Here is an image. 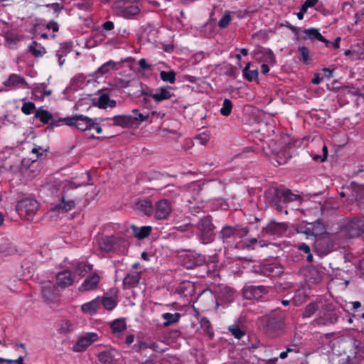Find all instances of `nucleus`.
<instances>
[{
    "mask_svg": "<svg viewBox=\"0 0 364 364\" xmlns=\"http://www.w3.org/2000/svg\"><path fill=\"white\" fill-rule=\"evenodd\" d=\"M267 198L271 206L279 213L288 214L286 204L300 198L299 195L294 193L290 189L273 187L267 192Z\"/></svg>",
    "mask_w": 364,
    "mask_h": 364,
    "instance_id": "1",
    "label": "nucleus"
},
{
    "mask_svg": "<svg viewBox=\"0 0 364 364\" xmlns=\"http://www.w3.org/2000/svg\"><path fill=\"white\" fill-rule=\"evenodd\" d=\"M249 228L247 227H243L240 225L235 226L226 225L219 232L218 237L223 243L232 246L236 243L237 240H241L247 236Z\"/></svg>",
    "mask_w": 364,
    "mask_h": 364,
    "instance_id": "2",
    "label": "nucleus"
},
{
    "mask_svg": "<svg viewBox=\"0 0 364 364\" xmlns=\"http://www.w3.org/2000/svg\"><path fill=\"white\" fill-rule=\"evenodd\" d=\"M339 315L335 305L326 300L323 302V306L319 309L317 317L314 320V325L328 326L337 322Z\"/></svg>",
    "mask_w": 364,
    "mask_h": 364,
    "instance_id": "3",
    "label": "nucleus"
},
{
    "mask_svg": "<svg viewBox=\"0 0 364 364\" xmlns=\"http://www.w3.org/2000/svg\"><path fill=\"white\" fill-rule=\"evenodd\" d=\"M284 318L279 313H274L265 318L264 331L270 337L274 338L284 332Z\"/></svg>",
    "mask_w": 364,
    "mask_h": 364,
    "instance_id": "4",
    "label": "nucleus"
},
{
    "mask_svg": "<svg viewBox=\"0 0 364 364\" xmlns=\"http://www.w3.org/2000/svg\"><path fill=\"white\" fill-rule=\"evenodd\" d=\"M64 124L69 127H75L77 129L84 132L91 129L92 119L82 114H75L72 117L59 118L58 120L53 121V126H60Z\"/></svg>",
    "mask_w": 364,
    "mask_h": 364,
    "instance_id": "5",
    "label": "nucleus"
},
{
    "mask_svg": "<svg viewBox=\"0 0 364 364\" xmlns=\"http://www.w3.org/2000/svg\"><path fill=\"white\" fill-rule=\"evenodd\" d=\"M133 115H116L109 119L113 122L115 126L122 127H136L139 124L149 118V114L139 113L138 109L132 111Z\"/></svg>",
    "mask_w": 364,
    "mask_h": 364,
    "instance_id": "6",
    "label": "nucleus"
},
{
    "mask_svg": "<svg viewBox=\"0 0 364 364\" xmlns=\"http://www.w3.org/2000/svg\"><path fill=\"white\" fill-rule=\"evenodd\" d=\"M196 235L202 243L206 245L214 240L215 226L212 222V218L208 215L201 218L196 225Z\"/></svg>",
    "mask_w": 364,
    "mask_h": 364,
    "instance_id": "7",
    "label": "nucleus"
},
{
    "mask_svg": "<svg viewBox=\"0 0 364 364\" xmlns=\"http://www.w3.org/2000/svg\"><path fill=\"white\" fill-rule=\"evenodd\" d=\"M38 207L39 204L36 200L26 198L18 201L16 210L20 217L24 220L31 221L33 220Z\"/></svg>",
    "mask_w": 364,
    "mask_h": 364,
    "instance_id": "8",
    "label": "nucleus"
},
{
    "mask_svg": "<svg viewBox=\"0 0 364 364\" xmlns=\"http://www.w3.org/2000/svg\"><path fill=\"white\" fill-rule=\"evenodd\" d=\"M100 250L104 253L114 252L120 247L126 248L127 241L119 237L106 236L100 237L97 241Z\"/></svg>",
    "mask_w": 364,
    "mask_h": 364,
    "instance_id": "9",
    "label": "nucleus"
},
{
    "mask_svg": "<svg viewBox=\"0 0 364 364\" xmlns=\"http://www.w3.org/2000/svg\"><path fill=\"white\" fill-rule=\"evenodd\" d=\"M100 339L99 335L95 332H86L80 336L73 346V350L80 353L84 352L88 347Z\"/></svg>",
    "mask_w": 364,
    "mask_h": 364,
    "instance_id": "10",
    "label": "nucleus"
},
{
    "mask_svg": "<svg viewBox=\"0 0 364 364\" xmlns=\"http://www.w3.org/2000/svg\"><path fill=\"white\" fill-rule=\"evenodd\" d=\"M117 14L119 16L125 19H134L141 13V5L140 3H134L130 4H114Z\"/></svg>",
    "mask_w": 364,
    "mask_h": 364,
    "instance_id": "11",
    "label": "nucleus"
},
{
    "mask_svg": "<svg viewBox=\"0 0 364 364\" xmlns=\"http://www.w3.org/2000/svg\"><path fill=\"white\" fill-rule=\"evenodd\" d=\"M364 223L359 218H353L346 220L343 225V231L346 235L349 237H356L360 236L363 232V228Z\"/></svg>",
    "mask_w": 364,
    "mask_h": 364,
    "instance_id": "12",
    "label": "nucleus"
},
{
    "mask_svg": "<svg viewBox=\"0 0 364 364\" xmlns=\"http://www.w3.org/2000/svg\"><path fill=\"white\" fill-rule=\"evenodd\" d=\"M269 292V287L264 285L245 286L242 289V294L245 299L251 300H260Z\"/></svg>",
    "mask_w": 364,
    "mask_h": 364,
    "instance_id": "13",
    "label": "nucleus"
},
{
    "mask_svg": "<svg viewBox=\"0 0 364 364\" xmlns=\"http://www.w3.org/2000/svg\"><path fill=\"white\" fill-rule=\"evenodd\" d=\"M254 272L264 277H277L283 272V269L277 262L267 263L255 267Z\"/></svg>",
    "mask_w": 364,
    "mask_h": 364,
    "instance_id": "14",
    "label": "nucleus"
},
{
    "mask_svg": "<svg viewBox=\"0 0 364 364\" xmlns=\"http://www.w3.org/2000/svg\"><path fill=\"white\" fill-rule=\"evenodd\" d=\"M325 232V226L319 221L308 223L304 226H301L299 229V232L304 234L308 239L316 237L317 236L321 235Z\"/></svg>",
    "mask_w": 364,
    "mask_h": 364,
    "instance_id": "15",
    "label": "nucleus"
},
{
    "mask_svg": "<svg viewBox=\"0 0 364 364\" xmlns=\"http://www.w3.org/2000/svg\"><path fill=\"white\" fill-rule=\"evenodd\" d=\"M75 206V200L74 198H70L65 193H63L59 199V202L55 204H53L52 210L56 211L59 213H66L73 209Z\"/></svg>",
    "mask_w": 364,
    "mask_h": 364,
    "instance_id": "16",
    "label": "nucleus"
},
{
    "mask_svg": "<svg viewBox=\"0 0 364 364\" xmlns=\"http://www.w3.org/2000/svg\"><path fill=\"white\" fill-rule=\"evenodd\" d=\"M206 264L205 257L201 254H191L183 259V265L188 269H192Z\"/></svg>",
    "mask_w": 364,
    "mask_h": 364,
    "instance_id": "17",
    "label": "nucleus"
},
{
    "mask_svg": "<svg viewBox=\"0 0 364 364\" xmlns=\"http://www.w3.org/2000/svg\"><path fill=\"white\" fill-rule=\"evenodd\" d=\"M333 240L328 236L318 238L315 242V250L320 255H328L333 248Z\"/></svg>",
    "mask_w": 364,
    "mask_h": 364,
    "instance_id": "18",
    "label": "nucleus"
},
{
    "mask_svg": "<svg viewBox=\"0 0 364 364\" xmlns=\"http://www.w3.org/2000/svg\"><path fill=\"white\" fill-rule=\"evenodd\" d=\"M155 217L158 220L166 219L171 213V203L166 199L159 200L155 205Z\"/></svg>",
    "mask_w": 364,
    "mask_h": 364,
    "instance_id": "19",
    "label": "nucleus"
},
{
    "mask_svg": "<svg viewBox=\"0 0 364 364\" xmlns=\"http://www.w3.org/2000/svg\"><path fill=\"white\" fill-rule=\"evenodd\" d=\"M3 85L12 89L28 87V84L26 79L16 73L11 74L8 78L3 82Z\"/></svg>",
    "mask_w": 364,
    "mask_h": 364,
    "instance_id": "20",
    "label": "nucleus"
},
{
    "mask_svg": "<svg viewBox=\"0 0 364 364\" xmlns=\"http://www.w3.org/2000/svg\"><path fill=\"white\" fill-rule=\"evenodd\" d=\"M267 147L263 146V149L267 153L269 152L274 155H279L280 152L286 149V146L283 144L282 138H269L266 142Z\"/></svg>",
    "mask_w": 364,
    "mask_h": 364,
    "instance_id": "21",
    "label": "nucleus"
},
{
    "mask_svg": "<svg viewBox=\"0 0 364 364\" xmlns=\"http://www.w3.org/2000/svg\"><path fill=\"white\" fill-rule=\"evenodd\" d=\"M73 283L74 277L70 271L63 270L57 274L56 284L59 287L65 289L73 285Z\"/></svg>",
    "mask_w": 364,
    "mask_h": 364,
    "instance_id": "22",
    "label": "nucleus"
},
{
    "mask_svg": "<svg viewBox=\"0 0 364 364\" xmlns=\"http://www.w3.org/2000/svg\"><path fill=\"white\" fill-rule=\"evenodd\" d=\"M100 280V278L99 275L97 273H93L84 280L78 289L81 292L96 289L98 287Z\"/></svg>",
    "mask_w": 364,
    "mask_h": 364,
    "instance_id": "23",
    "label": "nucleus"
},
{
    "mask_svg": "<svg viewBox=\"0 0 364 364\" xmlns=\"http://www.w3.org/2000/svg\"><path fill=\"white\" fill-rule=\"evenodd\" d=\"M195 291L194 283L190 281H183L175 289V293L181 297L191 296Z\"/></svg>",
    "mask_w": 364,
    "mask_h": 364,
    "instance_id": "24",
    "label": "nucleus"
},
{
    "mask_svg": "<svg viewBox=\"0 0 364 364\" xmlns=\"http://www.w3.org/2000/svg\"><path fill=\"white\" fill-rule=\"evenodd\" d=\"M287 229L285 223L270 222L264 228L265 232L272 235H282Z\"/></svg>",
    "mask_w": 364,
    "mask_h": 364,
    "instance_id": "25",
    "label": "nucleus"
},
{
    "mask_svg": "<svg viewBox=\"0 0 364 364\" xmlns=\"http://www.w3.org/2000/svg\"><path fill=\"white\" fill-rule=\"evenodd\" d=\"M41 292L43 297L48 302H53L58 297L57 289L52 283L43 286Z\"/></svg>",
    "mask_w": 364,
    "mask_h": 364,
    "instance_id": "26",
    "label": "nucleus"
},
{
    "mask_svg": "<svg viewBox=\"0 0 364 364\" xmlns=\"http://www.w3.org/2000/svg\"><path fill=\"white\" fill-rule=\"evenodd\" d=\"M325 299H317L314 302H311L309 304L304 312H303V316L305 318H310L311 316H313L316 311H318L323 306V302H324Z\"/></svg>",
    "mask_w": 364,
    "mask_h": 364,
    "instance_id": "27",
    "label": "nucleus"
},
{
    "mask_svg": "<svg viewBox=\"0 0 364 364\" xmlns=\"http://www.w3.org/2000/svg\"><path fill=\"white\" fill-rule=\"evenodd\" d=\"M141 273L134 272L129 273L123 280L124 289H132L135 287L139 282Z\"/></svg>",
    "mask_w": 364,
    "mask_h": 364,
    "instance_id": "28",
    "label": "nucleus"
},
{
    "mask_svg": "<svg viewBox=\"0 0 364 364\" xmlns=\"http://www.w3.org/2000/svg\"><path fill=\"white\" fill-rule=\"evenodd\" d=\"M109 328L112 334L119 336L126 330L127 323L124 318H117L110 323Z\"/></svg>",
    "mask_w": 364,
    "mask_h": 364,
    "instance_id": "29",
    "label": "nucleus"
},
{
    "mask_svg": "<svg viewBox=\"0 0 364 364\" xmlns=\"http://www.w3.org/2000/svg\"><path fill=\"white\" fill-rule=\"evenodd\" d=\"M137 210L146 215H151L154 212V206L151 202L147 199H139L135 203Z\"/></svg>",
    "mask_w": 364,
    "mask_h": 364,
    "instance_id": "30",
    "label": "nucleus"
},
{
    "mask_svg": "<svg viewBox=\"0 0 364 364\" xmlns=\"http://www.w3.org/2000/svg\"><path fill=\"white\" fill-rule=\"evenodd\" d=\"M173 95V94L171 92L170 88L162 87L159 88L156 92L151 96L154 101L158 102L170 99Z\"/></svg>",
    "mask_w": 364,
    "mask_h": 364,
    "instance_id": "31",
    "label": "nucleus"
},
{
    "mask_svg": "<svg viewBox=\"0 0 364 364\" xmlns=\"http://www.w3.org/2000/svg\"><path fill=\"white\" fill-rule=\"evenodd\" d=\"M100 308V297L97 296L95 299L82 305V311L85 314H94Z\"/></svg>",
    "mask_w": 364,
    "mask_h": 364,
    "instance_id": "32",
    "label": "nucleus"
},
{
    "mask_svg": "<svg viewBox=\"0 0 364 364\" xmlns=\"http://www.w3.org/2000/svg\"><path fill=\"white\" fill-rule=\"evenodd\" d=\"M96 105L101 109H106L107 107H114L116 106V101L111 100L109 95L107 93H102L97 98Z\"/></svg>",
    "mask_w": 364,
    "mask_h": 364,
    "instance_id": "33",
    "label": "nucleus"
},
{
    "mask_svg": "<svg viewBox=\"0 0 364 364\" xmlns=\"http://www.w3.org/2000/svg\"><path fill=\"white\" fill-rule=\"evenodd\" d=\"M51 93L52 91L47 89L46 84H41L32 90V96L36 100H43L45 96H50Z\"/></svg>",
    "mask_w": 364,
    "mask_h": 364,
    "instance_id": "34",
    "label": "nucleus"
},
{
    "mask_svg": "<svg viewBox=\"0 0 364 364\" xmlns=\"http://www.w3.org/2000/svg\"><path fill=\"white\" fill-rule=\"evenodd\" d=\"M132 230L134 237L139 240H144L147 237L151 232L152 228L151 226L137 227L136 225L132 226Z\"/></svg>",
    "mask_w": 364,
    "mask_h": 364,
    "instance_id": "35",
    "label": "nucleus"
},
{
    "mask_svg": "<svg viewBox=\"0 0 364 364\" xmlns=\"http://www.w3.org/2000/svg\"><path fill=\"white\" fill-rule=\"evenodd\" d=\"M36 118L38 119L41 122L44 124H48L50 121H51L50 126L52 125V122L55 121L56 119H53V114L49 112L48 110L45 109L43 107H39L35 113Z\"/></svg>",
    "mask_w": 364,
    "mask_h": 364,
    "instance_id": "36",
    "label": "nucleus"
},
{
    "mask_svg": "<svg viewBox=\"0 0 364 364\" xmlns=\"http://www.w3.org/2000/svg\"><path fill=\"white\" fill-rule=\"evenodd\" d=\"M181 317V314L180 313L176 312L174 314L171 313H164L161 314V318L164 320L162 326L163 327H168L172 324L176 323L179 321Z\"/></svg>",
    "mask_w": 364,
    "mask_h": 364,
    "instance_id": "37",
    "label": "nucleus"
},
{
    "mask_svg": "<svg viewBox=\"0 0 364 364\" xmlns=\"http://www.w3.org/2000/svg\"><path fill=\"white\" fill-rule=\"evenodd\" d=\"M52 30L53 32H57L59 30L58 24L55 21H50L48 23H46L44 22H39L35 24L34 31L37 33L38 31H42L43 29Z\"/></svg>",
    "mask_w": 364,
    "mask_h": 364,
    "instance_id": "38",
    "label": "nucleus"
},
{
    "mask_svg": "<svg viewBox=\"0 0 364 364\" xmlns=\"http://www.w3.org/2000/svg\"><path fill=\"white\" fill-rule=\"evenodd\" d=\"M228 329L231 333V335L238 340L242 338L246 335L245 329L236 323L229 326Z\"/></svg>",
    "mask_w": 364,
    "mask_h": 364,
    "instance_id": "39",
    "label": "nucleus"
},
{
    "mask_svg": "<svg viewBox=\"0 0 364 364\" xmlns=\"http://www.w3.org/2000/svg\"><path fill=\"white\" fill-rule=\"evenodd\" d=\"M251 63H248L242 70L243 77L248 81H253L258 78L259 73L257 69H250Z\"/></svg>",
    "mask_w": 364,
    "mask_h": 364,
    "instance_id": "40",
    "label": "nucleus"
},
{
    "mask_svg": "<svg viewBox=\"0 0 364 364\" xmlns=\"http://www.w3.org/2000/svg\"><path fill=\"white\" fill-rule=\"evenodd\" d=\"M119 63L114 62L113 60H109L107 63H105L103 65H102L96 71L97 74H100V75H102L105 73H109L110 70H117L119 65Z\"/></svg>",
    "mask_w": 364,
    "mask_h": 364,
    "instance_id": "41",
    "label": "nucleus"
},
{
    "mask_svg": "<svg viewBox=\"0 0 364 364\" xmlns=\"http://www.w3.org/2000/svg\"><path fill=\"white\" fill-rule=\"evenodd\" d=\"M307 278L312 284H318L323 279L322 272L317 268H311L308 272Z\"/></svg>",
    "mask_w": 364,
    "mask_h": 364,
    "instance_id": "42",
    "label": "nucleus"
},
{
    "mask_svg": "<svg viewBox=\"0 0 364 364\" xmlns=\"http://www.w3.org/2000/svg\"><path fill=\"white\" fill-rule=\"evenodd\" d=\"M92 266L85 262H79L75 268V274L80 277H85L88 272H91Z\"/></svg>",
    "mask_w": 364,
    "mask_h": 364,
    "instance_id": "43",
    "label": "nucleus"
},
{
    "mask_svg": "<svg viewBox=\"0 0 364 364\" xmlns=\"http://www.w3.org/2000/svg\"><path fill=\"white\" fill-rule=\"evenodd\" d=\"M17 250L16 247L7 240L4 241L0 245V253L4 255H11L16 252Z\"/></svg>",
    "mask_w": 364,
    "mask_h": 364,
    "instance_id": "44",
    "label": "nucleus"
},
{
    "mask_svg": "<svg viewBox=\"0 0 364 364\" xmlns=\"http://www.w3.org/2000/svg\"><path fill=\"white\" fill-rule=\"evenodd\" d=\"M306 38L314 41L317 40L318 41L323 40V36L320 33L318 29L315 28H310L305 29L304 31Z\"/></svg>",
    "mask_w": 364,
    "mask_h": 364,
    "instance_id": "45",
    "label": "nucleus"
},
{
    "mask_svg": "<svg viewBox=\"0 0 364 364\" xmlns=\"http://www.w3.org/2000/svg\"><path fill=\"white\" fill-rule=\"evenodd\" d=\"M200 324L203 332L208 336L210 339H213L214 337V332L212 329L210 321L205 317L202 318L200 319Z\"/></svg>",
    "mask_w": 364,
    "mask_h": 364,
    "instance_id": "46",
    "label": "nucleus"
},
{
    "mask_svg": "<svg viewBox=\"0 0 364 364\" xmlns=\"http://www.w3.org/2000/svg\"><path fill=\"white\" fill-rule=\"evenodd\" d=\"M4 38L9 46H11L21 41V37L17 33L14 31H8L5 33Z\"/></svg>",
    "mask_w": 364,
    "mask_h": 364,
    "instance_id": "47",
    "label": "nucleus"
},
{
    "mask_svg": "<svg viewBox=\"0 0 364 364\" xmlns=\"http://www.w3.org/2000/svg\"><path fill=\"white\" fill-rule=\"evenodd\" d=\"M102 306L106 310L112 311L117 306V301L112 297L104 296L100 298V306Z\"/></svg>",
    "mask_w": 364,
    "mask_h": 364,
    "instance_id": "48",
    "label": "nucleus"
},
{
    "mask_svg": "<svg viewBox=\"0 0 364 364\" xmlns=\"http://www.w3.org/2000/svg\"><path fill=\"white\" fill-rule=\"evenodd\" d=\"M28 48L29 51L35 56H41L46 53L45 48L36 41L32 42Z\"/></svg>",
    "mask_w": 364,
    "mask_h": 364,
    "instance_id": "49",
    "label": "nucleus"
},
{
    "mask_svg": "<svg viewBox=\"0 0 364 364\" xmlns=\"http://www.w3.org/2000/svg\"><path fill=\"white\" fill-rule=\"evenodd\" d=\"M160 77L164 82H168L171 84H173L176 81V73L174 71H161Z\"/></svg>",
    "mask_w": 364,
    "mask_h": 364,
    "instance_id": "50",
    "label": "nucleus"
},
{
    "mask_svg": "<svg viewBox=\"0 0 364 364\" xmlns=\"http://www.w3.org/2000/svg\"><path fill=\"white\" fill-rule=\"evenodd\" d=\"M97 358L100 362L104 364L111 363L113 360V355L108 350H104L99 353Z\"/></svg>",
    "mask_w": 364,
    "mask_h": 364,
    "instance_id": "51",
    "label": "nucleus"
},
{
    "mask_svg": "<svg viewBox=\"0 0 364 364\" xmlns=\"http://www.w3.org/2000/svg\"><path fill=\"white\" fill-rule=\"evenodd\" d=\"M262 54L264 57V61L266 63L274 64L275 63V58L273 52L269 49H264L263 50L258 51L257 55Z\"/></svg>",
    "mask_w": 364,
    "mask_h": 364,
    "instance_id": "52",
    "label": "nucleus"
},
{
    "mask_svg": "<svg viewBox=\"0 0 364 364\" xmlns=\"http://www.w3.org/2000/svg\"><path fill=\"white\" fill-rule=\"evenodd\" d=\"M234 291L232 289L228 287H224L220 288V297H223L225 301H230L233 299Z\"/></svg>",
    "mask_w": 364,
    "mask_h": 364,
    "instance_id": "53",
    "label": "nucleus"
},
{
    "mask_svg": "<svg viewBox=\"0 0 364 364\" xmlns=\"http://www.w3.org/2000/svg\"><path fill=\"white\" fill-rule=\"evenodd\" d=\"M232 105L229 99L223 100V106L220 108V112L223 116H228L231 113Z\"/></svg>",
    "mask_w": 364,
    "mask_h": 364,
    "instance_id": "54",
    "label": "nucleus"
},
{
    "mask_svg": "<svg viewBox=\"0 0 364 364\" xmlns=\"http://www.w3.org/2000/svg\"><path fill=\"white\" fill-rule=\"evenodd\" d=\"M354 198L360 204V208L363 205L364 208V187L359 186L355 190Z\"/></svg>",
    "mask_w": 364,
    "mask_h": 364,
    "instance_id": "55",
    "label": "nucleus"
},
{
    "mask_svg": "<svg viewBox=\"0 0 364 364\" xmlns=\"http://www.w3.org/2000/svg\"><path fill=\"white\" fill-rule=\"evenodd\" d=\"M299 51L301 53L302 61L306 65L309 64L311 58L309 49L305 46H299Z\"/></svg>",
    "mask_w": 364,
    "mask_h": 364,
    "instance_id": "56",
    "label": "nucleus"
},
{
    "mask_svg": "<svg viewBox=\"0 0 364 364\" xmlns=\"http://www.w3.org/2000/svg\"><path fill=\"white\" fill-rule=\"evenodd\" d=\"M94 0H81L76 4V7L80 10L88 11L91 9Z\"/></svg>",
    "mask_w": 364,
    "mask_h": 364,
    "instance_id": "57",
    "label": "nucleus"
},
{
    "mask_svg": "<svg viewBox=\"0 0 364 364\" xmlns=\"http://www.w3.org/2000/svg\"><path fill=\"white\" fill-rule=\"evenodd\" d=\"M35 109L36 105L31 102H24L21 107L22 112L27 115L31 114Z\"/></svg>",
    "mask_w": 364,
    "mask_h": 364,
    "instance_id": "58",
    "label": "nucleus"
},
{
    "mask_svg": "<svg viewBox=\"0 0 364 364\" xmlns=\"http://www.w3.org/2000/svg\"><path fill=\"white\" fill-rule=\"evenodd\" d=\"M0 364H23V356H19L15 360L0 358Z\"/></svg>",
    "mask_w": 364,
    "mask_h": 364,
    "instance_id": "59",
    "label": "nucleus"
},
{
    "mask_svg": "<svg viewBox=\"0 0 364 364\" xmlns=\"http://www.w3.org/2000/svg\"><path fill=\"white\" fill-rule=\"evenodd\" d=\"M231 21L230 15L228 13H225L220 19L218 26L221 28H224L228 26Z\"/></svg>",
    "mask_w": 364,
    "mask_h": 364,
    "instance_id": "60",
    "label": "nucleus"
},
{
    "mask_svg": "<svg viewBox=\"0 0 364 364\" xmlns=\"http://www.w3.org/2000/svg\"><path fill=\"white\" fill-rule=\"evenodd\" d=\"M306 301V296L303 292L298 291L293 297V301L296 306L300 305L301 303Z\"/></svg>",
    "mask_w": 364,
    "mask_h": 364,
    "instance_id": "61",
    "label": "nucleus"
},
{
    "mask_svg": "<svg viewBox=\"0 0 364 364\" xmlns=\"http://www.w3.org/2000/svg\"><path fill=\"white\" fill-rule=\"evenodd\" d=\"M46 6L53 11V12L57 14L64 9V6L59 3L48 4Z\"/></svg>",
    "mask_w": 364,
    "mask_h": 364,
    "instance_id": "62",
    "label": "nucleus"
},
{
    "mask_svg": "<svg viewBox=\"0 0 364 364\" xmlns=\"http://www.w3.org/2000/svg\"><path fill=\"white\" fill-rule=\"evenodd\" d=\"M60 331L61 333H68L73 331L72 323L69 321H64L61 326Z\"/></svg>",
    "mask_w": 364,
    "mask_h": 364,
    "instance_id": "63",
    "label": "nucleus"
},
{
    "mask_svg": "<svg viewBox=\"0 0 364 364\" xmlns=\"http://www.w3.org/2000/svg\"><path fill=\"white\" fill-rule=\"evenodd\" d=\"M295 247H296L299 251L303 252L305 254L309 253V252L311 251L309 245L304 242L295 245Z\"/></svg>",
    "mask_w": 364,
    "mask_h": 364,
    "instance_id": "64",
    "label": "nucleus"
}]
</instances>
